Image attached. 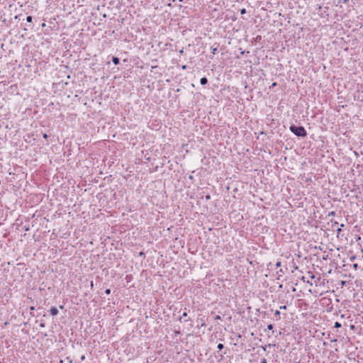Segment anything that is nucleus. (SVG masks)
Masks as SVG:
<instances>
[{
    "label": "nucleus",
    "mask_w": 363,
    "mask_h": 363,
    "mask_svg": "<svg viewBox=\"0 0 363 363\" xmlns=\"http://www.w3.org/2000/svg\"><path fill=\"white\" fill-rule=\"evenodd\" d=\"M218 349L222 350L223 348V345L222 343H219L217 346Z\"/></svg>",
    "instance_id": "7"
},
{
    "label": "nucleus",
    "mask_w": 363,
    "mask_h": 363,
    "mask_svg": "<svg viewBox=\"0 0 363 363\" xmlns=\"http://www.w3.org/2000/svg\"><path fill=\"white\" fill-rule=\"evenodd\" d=\"M94 284H93V282L91 281V286L93 287Z\"/></svg>",
    "instance_id": "18"
},
{
    "label": "nucleus",
    "mask_w": 363,
    "mask_h": 363,
    "mask_svg": "<svg viewBox=\"0 0 363 363\" xmlns=\"http://www.w3.org/2000/svg\"><path fill=\"white\" fill-rule=\"evenodd\" d=\"M112 61L116 65L119 63V59L116 57H113Z\"/></svg>",
    "instance_id": "4"
},
{
    "label": "nucleus",
    "mask_w": 363,
    "mask_h": 363,
    "mask_svg": "<svg viewBox=\"0 0 363 363\" xmlns=\"http://www.w3.org/2000/svg\"><path fill=\"white\" fill-rule=\"evenodd\" d=\"M245 13H246L245 9H242L240 10V13L241 14H245Z\"/></svg>",
    "instance_id": "8"
},
{
    "label": "nucleus",
    "mask_w": 363,
    "mask_h": 363,
    "mask_svg": "<svg viewBox=\"0 0 363 363\" xmlns=\"http://www.w3.org/2000/svg\"><path fill=\"white\" fill-rule=\"evenodd\" d=\"M267 328H268L269 330H272V328H273V325H272V324H269V325L267 326Z\"/></svg>",
    "instance_id": "11"
},
{
    "label": "nucleus",
    "mask_w": 363,
    "mask_h": 363,
    "mask_svg": "<svg viewBox=\"0 0 363 363\" xmlns=\"http://www.w3.org/2000/svg\"><path fill=\"white\" fill-rule=\"evenodd\" d=\"M286 306H280V309H286Z\"/></svg>",
    "instance_id": "13"
},
{
    "label": "nucleus",
    "mask_w": 363,
    "mask_h": 363,
    "mask_svg": "<svg viewBox=\"0 0 363 363\" xmlns=\"http://www.w3.org/2000/svg\"><path fill=\"white\" fill-rule=\"evenodd\" d=\"M33 18L30 16H27L26 21L29 23L32 22Z\"/></svg>",
    "instance_id": "6"
},
{
    "label": "nucleus",
    "mask_w": 363,
    "mask_h": 363,
    "mask_svg": "<svg viewBox=\"0 0 363 363\" xmlns=\"http://www.w3.org/2000/svg\"><path fill=\"white\" fill-rule=\"evenodd\" d=\"M340 327H341V324L339 322H335V328H339Z\"/></svg>",
    "instance_id": "5"
},
{
    "label": "nucleus",
    "mask_w": 363,
    "mask_h": 363,
    "mask_svg": "<svg viewBox=\"0 0 363 363\" xmlns=\"http://www.w3.org/2000/svg\"><path fill=\"white\" fill-rule=\"evenodd\" d=\"M43 138H48V135H47L46 133H45V134L43 135Z\"/></svg>",
    "instance_id": "17"
},
{
    "label": "nucleus",
    "mask_w": 363,
    "mask_h": 363,
    "mask_svg": "<svg viewBox=\"0 0 363 363\" xmlns=\"http://www.w3.org/2000/svg\"><path fill=\"white\" fill-rule=\"evenodd\" d=\"M280 266H281V262H277L276 263V267H280Z\"/></svg>",
    "instance_id": "12"
},
{
    "label": "nucleus",
    "mask_w": 363,
    "mask_h": 363,
    "mask_svg": "<svg viewBox=\"0 0 363 363\" xmlns=\"http://www.w3.org/2000/svg\"><path fill=\"white\" fill-rule=\"evenodd\" d=\"M180 2L183 1V0H179Z\"/></svg>",
    "instance_id": "19"
},
{
    "label": "nucleus",
    "mask_w": 363,
    "mask_h": 363,
    "mask_svg": "<svg viewBox=\"0 0 363 363\" xmlns=\"http://www.w3.org/2000/svg\"><path fill=\"white\" fill-rule=\"evenodd\" d=\"M173 1H175L176 0H172Z\"/></svg>",
    "instance_id": "20"
},
{
    "label": "nucleus",
    "mask_w": 363,
    "mask_h": 363,
    "mask_svg": "<svg viewBox=\"0 0 363 363\" xmlns=\"http://www.w3.org/2000/svg\"><path fill=\"white\" fill-rule=\"evenodd\" d=\"M216 320H219L220 319V315H216V318H215Z\"/></svg>",
    "instance_id": "14"
},
{
    "label": "nucleus",
    "mask_w": 363,
    "mask_h": 363,
    "mask_svg": "<svg viewBox=\"0 0 363 363\" xmlns=\"http://www.w3.org/2000/svg\"><path fill=\"white\" fill-rule=\"evenodd\" d=\"M201 84L205 85L208 82V79L206 77H203L200 80Z\"/></svg>",
    "instance_id": "3"
},
{
    "label": "nucleus",
    "mask_w": 363,
    "mask_h": 363,
    "mask_svg": "<svg viewBox=\"0 0 363 363\" xmlns=\"http://www.w3.org/2000/svg\"><path fill=\"white\" fill-rule=\"evenodd\" d=\"M105 293H106V294L108 295V294H111V290H110L109 289H106V290L105 291Z\"/></svg>",
    "instance_id": "10"
},
{
    "label": "nucleus",
    "mask_w": 363,
    "mask_h": 363,
    "mask_svg": "<svg viewBox=\"0 0 363 363\" xmlns=\"http://www.w3.org/2000/svg\"><path fill=\"white\" fill-rule=\"evenodd\" d=\"M50 313L52 315H56L58 313V310L55 307H52L50 310Z\"/></svg>",
    "instance_id": "2"
},
{
    "label": "nucleus",
    "mask_w": 363,
    "mask_h": 363,
    "mask_svg": "<svg viewBox=\"0 0 363 363\" xmlns=\"http://www.w3.org/2000/svg\"><path fill=\"white\" fill-rule=\"evenodd\" d=\"M81 359H82V360H84V359H85V356H84V355H82V356L81 357Z\"/></svg>",
    "instance_id": "16"
},
{
    "label": "nucleus",
    "mask_w": 363,
    "mask_h": 363,
    "mask_svg": "<svg viewBox=\"0 0 363 363\" xmlns=\"http://www.w3.org/2000/svg\"><path fill=\"white\" fill-rule=\"evenodd\" d=\"M275 314H276V315H279V314H280V312H279V311H275Z\"/></svg>",
    "instance_id": "15"
},
{
    "label": "nucleus",
    "mask_w": 363,
    "mask_h": 363,
    "mask_svg": "<svg viewBox=\"0 0 363 363\" xmlns=\"http://www.w3.org/2000/svg\"><path fill=\"white\" fill-rule=\"evenodd\" d=\"M289 129L294 134L297 136L304 137L307 134L305 128L303 126L291 125Z\"/></svg>",
    "instance_id": "1"
},
{
    "label": "nucleus",
    "mask_w": 363,
    "mask_h": 363,
    "mask_svg": "<svg viewBox=\"0 0 363 363\" xmlns=\"http://www.w3.org/2000/svg\"><path fill=\"white\" fill-rule=\"evenodd\" d=\"M187 316V313L186 312H184L183 314H182V316L180 318V320L184 318V317H186Z\"/></svg>",
    "instance_id": "9"
}]
</instances>
